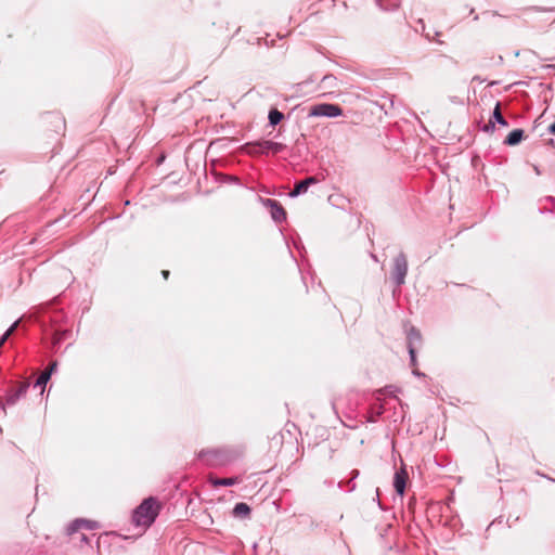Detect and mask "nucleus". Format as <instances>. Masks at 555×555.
<instances>
[{"label":"nucleus","mask_w":555,"mask_h":555,"mask_svg":"<svg viewBox=\"0 0 555 555\" xmlns=\"http://www.w3.org/2000/svg\"><path fill=\"white\" fill-rule=\"evenodd\" d=\"M169 274H170V272H169L168 270H163V271H162V275H163V278H164L165 280H167V279L169 278Z\"/></svg>","instance_id":"412c9836"},{"label":"nucleus","mask_w":555,"mask_h":555,"mask_svg":"<svg viewBox=\"0 0 555 555\" xmlns=\"http://www.w3.org/2000/svg\"><path fill=\"white\" fill-rule=\"evenodd\" d=\"M525 138V132L521 129H515L508 133L505 138L504 143L506 145H516Z\"/></svg>","instance_id":"0eeeda50"},{"label":"nucleus","mask_w":555,"mask_h":555,"mask_svg":"<svg viewBox=\"0 0 555 555\" xmlns=\"http://www.w3.org/2000/svg\"><path fill=\"white\" fill-rule=\"evenodd\" d=\"M269 202L271 203V207H272V217L278 221L284 219L285 218L284 208L274 201H269Z\"/></svg>","instance_id":"f8f14e48"},{"label":"nucleus","mask_w":555,"mask_h":555,"mask_svg":"<svg viewBox=\"0 0 555 555\" xmlns=\"http://www.w3.org/2000/svg\"><path fill=\"white\" fill-rule=\"evenodd\" d=\"M493 117L494 119L502 126L506 127L507 126V121L504 119V117L502 116V113H501V106H500V103H498L494 107V111H493Z\"/></svg>","instance_id":"2eb2a0df"},{"label":"nucleus","mask_w":555,"mask_h":555,"mask_svg":"<svg viewBox=\"0 0 555 555\" xmlns=\"http://www.w3.org/2000/svg\"><path fill=\"white\" fill-rule=\"evenodd\" d=\"M50 372H42L41 375L38 377V379L36 380V384L35 386H39L41 387V391L43 390L46 384L48 383V380L50 379Z\"/></svg>","instance_id":"f3484780"},{"label":"nucleus","mask_w":555,"mask_h":555,"mask_svg":"<svg viewBox=\"0 0 555 555\" xmlns=\"http://www.w3.org/2000/svg\"><path fill=\"white\" fill-rule=\"evenodd\" d=\"M209 481L212 483L214 487L219 486H233L240 482V479L237 477H231V478H214L210 477Z\"/></svg>","instance_id":"1a4fd4ad"},{"label":"nucleus","mask_w":555,"mask_h":555,"mask_svg":"<svg viewBox=\"0 0 555 555\" xmlns=\"http://www.w3.org/2000/svg\"><path fill=\"white\" fill-rule=\"evenodd\" d=\"M96 527V522L95 521H91V520H86V519H77L74 521V524L70 526L69 528V532H74L80 528H86V529H93Z\"/></svg>","instance_id":"6e6552de"},{"label":"nucleus","mask_w":555,"mask_h":555,"mask_svg":"<svg viewBox=\"0 0 555 555\" xmlns=\"http://www.w3.org/2000/svg\"><path fill=\"white\" fill-rule=\"evenodd\" d=\"M27 388H28V383H22L18 386L17 392H16V397L24 395L27 391Z\"/></svg>","instance_id":"6ab92c4d"},{"label":"nucleus","mask_w":555,"mask_h":555,"mask_svg":"<svg viewBox=\"0 0 555 555\" xmlns=\"http://www.w3.org/2000/svg\"><path fill=\"white\" fill-rule=\"evenodd\" d=\"M317 182H318V180L315 177H309V178L296 183L295 188L293 189V191H291L289 195L292 197H295L301 193H305V192H307V190L310 185L315 184Z\"/></svg>","instance_id":"39448f33"},{"label":"nucleus","mask_w":555,"mask_h":555,"mask_svg":"<svg viewBox=\"0 0 555 555\" xmlns=\"http://www.w3.org/2000/svg\"><path fill=\"white\" fill-rule=\"evenodd\" d=\"M159 513V504L153 499L144 500L134 511L132 520L137 526L149 527L151 526Z\"/></svg>","instance_id":"f257e3e1"},{"label":"nucleus","mask_w":555,"mask_h":555,"mask_svg":"<svg viewBox=\"0 0 555 555\" xmlns=\"http://www.w3.org/2000/svg\"><path fill=\"white\" fill-rule=\"evenodd\" d=\"M261 149L264 151H272L273 153H279L284 149V145L279 142H272V141H261L258 144Z\"/></svg>","instance_id":"9b49d317"},{"label":"nucleus","mask_w":555,"mask_h":555,"mask_svg":"<svg viewBox=\"0 0 555 555\" xmlns=\"http://www.w3.org/2000/svg\"><path fill=\"white\" fill-rule=\"evenodd\" d=\"M550 131L555 134V122L550 126Z\"/></svg>","instance_id":"b1692460"},{"label":"nucleus","mask_w":555,"mask_h":555,"mask_svg":"<svg viewBox=\"0 0 555 555\" xmlns=\"http://www.w3.org/2000/svg\"><path fill=\"white\" fill-rule=\"evenodd\" d=\"M408 273V260L403 253H400L393 259V268L391 271V276L396 281L398 285L404 283L405 275Z\"/></svg>","instance_id":"7ed1b4c3"},{"label":"nucleus","mask_w":555,"mask_h":555,"mask_svg":"<svg viewBox=\"0 0 555 555\" xmlns=\"http://www.w3.org/2000/svg\"><path fill=\"white\" fill-rule=\"evenodd\" d=\"M531 10L534 12H544L545 11L544 9H541L539 7H533V8H531Z\"/></svg>","instance_id":"5701e85b"},{"label":"nucleus","mask_w":555,"mask_h":555,"mask_svg":"<svg viewBox=\"0 0 555 555\" xmlns=\"http://www.w3.org/2000/svg\"><path fill=\"white\" fill-rule=\"evenodd\" d=\"M57 367V362L56 361H52L49 366L47 367L46 372H50V376L52 375V373L56 370Z\"/></svg>","instance_id":"aec40b11"},{"label":"nucleus","mask_w":555,"mask_h":555,"mask_svg":"<svg viewBox=\"0 0 555 555\" xmlns=\"http://www.w3.org/2000/svg\"><path fill=\"white\" fill-rule=\"evenodd\" d=\"M493 129L494 125L490 121L488 125L485 126V130L488 131L489 129Z\"/></svg>","instance_id":"4be33fe9"},{"label":"nucleus","mask_w":555,"mask_h":555,"mask_svg":"<svg viewBox=\"0 0 555 555\" xmlns=\"http://www.w3.org/2000/svg\"><path fill=\"white\" fill-rule=\"evenodd\" d=\"M16 327V323L13 324L5 333L4 335L2 336V338L0 339V347L4 344V341L11 336V334L14 332Z\"/></svg>","instance_id":"a211bd4d"},{"label":"nucleus","mask_w":555,"mask_h":555,"mask_svg":"<svg viewBox=\"0 0 555 555\" xmlns=\"http://www.w3.org/2000/svg\"><path fill=\"white\" fill-rule=\"evenodd\" d=\"M283 117L284 115L278 109H271L269 113V120L273 126L278 125L283 119Z\"/></svg>","instance_id":"ddd939ff"},{"label":"nucleus","mask_w":555,"mask_h":555,"mask_svg":"<svg viewBox=\"0 0 555 555\" xmlns=\"http://www.w3.org/2000/svg\"><path fill=\"white\" fill-rule=\"evenodd\" d=\"M250 514V507L246 503H237L233 508V515L238 518H246Z\"/></svg>","instance_id":"9d476101"},{"label":"nucleus","mask_w":555,"mask_h":555,"mask_svg":"<svg viewBox=\"0 0 555 555\" xmlns=\"http://www.w3.org/2000/svg\"><path fill=\"white\" fill-rule=\"evenodd\" d=\"M343 114V109L337 104L322 103L311 106L309 116L313 117H337Z\"/></svg>","instance_id":"f03ea898"},{"label":"nucleus","mask_w":555,"mask_h":555,"mask_svg":"<svg viewBox=\"0 0 555 555\" xmlns=\"http://www.w3.org/2000/svg\"><path fill=\"white\" fill-rule=\"evenodd\" d=\"M408 480V474L404 469H400L395 475L393 486L398 494L403 495L405 490V485Z\"/></svg>","instance_id":"423d86ee"},{"label":"nucleus","mask_w":555,"mask_h":555,"mask_svg":"<svg viewBox=\"0 0 555 555\" xmlns=\"http://www.w3.org/2000/svg\"><path fill=\"white\" fill-rule=\"evenodd\" d=\"M422 340V335L418 330L411 327L408 332L406 341H408V348L409 353L411 356V361L414 364L415 363V346L420 344Z\"/></svg>","instance_id":"20e7f679"},{"label":"nucleus","mask_w":555,"mask_h":555,"mask_svg":"<svg viewBox=\"0 0 555 555\" xmlns=\"http://www.w3.org/2000/svg\"><path fill=\"white\" fill-rule=\"evenodd\" d=\"M259 142H255V143H247L245 146H244V150L250 154V155H256V154H259L261 152H263V149H261L259 145Z\"/></svg>","instance_id":"4468645a"},{"label":"nucleus","mask_w":555,"mask_h":555,"mask_svg":"<svg viewBox=\"0 0 555 555\" xmlns=\"http://www.w3.org/2000/svg\"><path fill=\"white\" fill-rule=\"evenodd\" d=\"M378 3L385 10H390L398 8L400 4V0H378Z\"/></svg>","instance_id":"dca6fc26"},{"label":"nucleus","mask_w":555,"mask_h":555,"mask_svg":"<svg viewBox=\"0 0 555 555\" xmlns=\"http://www.w3.org/2000/svg\"><path fill=\"white\" fill-rule=\"evenodd\" d=\"M551 26L555 27V18L553 20V22L551 23Z\"/></svg>","instance_id":"393cba45"}]
</instances>
